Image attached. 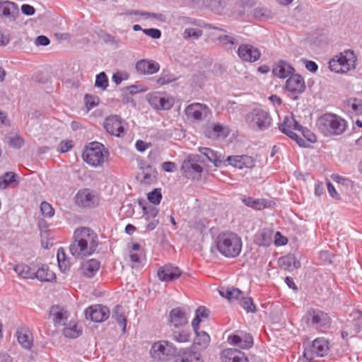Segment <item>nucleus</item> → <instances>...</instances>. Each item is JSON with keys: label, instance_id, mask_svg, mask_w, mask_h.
I'll list each match as a JSON object with an SVG mask.
<instances>
[{"label": "nucleus", "instance_id": "nucleus-1", "mask_svg": "<svg viewBox=\"0 0 362 362\" xmlns=\"http://www.w3.org/2000/svg\"><path fill=\"white\" fill-rule=\"evenodd\" d=\"M98 245L97 233L89 228L81 227L74 233L69 251L75 258L83 259L94 254Z\"/></svg>", "mask_w": 362, "mask_h": 362}, {"label": "nucleus", "instance_id": "nucleus-2", "mask_svg": "<svg viewBox=\"0 0 362 362\" xmlns=\"http://www.w3.org/2000/svg\"><path fill=\"white\" fill-rule=\"evenodd\" d=\"M316 126L324 136H339L345 132L347 122L336 114L327 112L317 118Z\"/></svg>", "mask_w": 362, "mask_h": 362}, {"label": "nucleus", "instance_id": "nucleus-3", "mask_svg": "<svg viewBox=\"0 0 362 362\" xmlns=\"http://www.w3.org/2000/svg\"><path fill=\"white\" fill-rule=\"evenodd\" d=\"M218 251L224 257L234 258L238 257L243 247L241 238L234 233H221L216 240Z\"/></svg>", "mask_w": 362, "mask_h": 362}, {"label": "nucleus", "instance_id": "nucleus-4", "mask_svg": "<svg viewBox=\"0 0 362 362\" xmlns=\"http://www.w3.org/2000/svg\"><path fill=\"white\" fill-rule=\"evenodd\" d=\"M307 327L323 332L331 327L332 319L329 314L317 308H310L303 316Z\"/></svg>", "mask_w": 362, "mask_h": 362}, {"label": "nucleus", "instance_id": "nucleus-5", "mask_svg": "<svg viewBox=\"0 0 362 362\" xmlns=\"http://www.w3.org/2000/svg\"><path fill=\"white\" fill-rule=\"evenodd\" d=\"M245 121L252 129L264 131L271 126L272 119L266 110L254 108L246 115Z\"/></svg>", "mask_w": 362, "mask_h": 362}, {"label": "nucleus", "instance_id": "nucleus-6", "mask_svg": "<svg viewBox=\"0 0 362 362\" xmlns=\"http://www.w3.org/2000/svg\"><path fill=\"white\" fill-rule=\"evenodd\" d=\"M178 349L168 341L161 340L156 341L151 346L150 354L156 361H165L170 357L177 356Z\"/></svg>", "mask_w": 362, "mask_h": 362}, {"label": "nucleus", "instance_id": "nucleus-7", "mask_svg": "<svg viewBox=\"0 0 362 362\" xmlns=\"http://www.w3.org/2000/svg\"><path fill=\"white\" fill-rule=\"evenodd\" d=\"M104 146L99 142H91L83 152V160L90 165L97 167L104 162Z\"/></svg>", "mask_w": 362, "mask_h": 362}, {"label": "nucleus", "instance_id": "nucleus-8", "mask_svg": "<svg viewBox=\"0 0 362 362\" xmlns=\"http://www.w3.org/2000/svg\"><path fill=\"white\" fill-rule=\"evenodd\" d=\"M123 123L124 120L119 116L112 115L105 118L103 127L110 134L121 137L125 134Z\"/></svg>", "mask_w": 362, "mask_h": 362}, {"label": "nucleus", "instance_id": "nucleus-9", "mask_svg": "<svg viewBox=\"0 0 362 362\" xmlns=\"http://www.w3.org/2000/svg\"><path fill=\"white\" fill-rule=\"evenodd\" d=\"M185 113L188 119L200 121L207 118L211 111L205 104L192 103L186 107Z\"/></svg>", "mask_w": 362, "mask_h": 362}, {"label": "nucleus", "instance_id": "nucleus-10", "mask_svg": "<svg viewBox=\"0 0 362 362\" xmlns=\"http://www.w3.org/2000/svg\"><path fill=\"white\" fill-rule=\"evenodd\" d=\"M197 157L198 156L194 158L189 156L187 159L183 162L181 166V172L182 175L185 177L194 180L201 176L203 168L197 163Z\"/></svg>", "mask_w": 362, "mask_h": 362}, {"label": "nucleus", "instance_id": "nucleus-11", "mask_svg": "<svg viewBox=\"0 0 362 362\" xmlns=\"http://www.w3.org/2000/svg\"><path fill=\"white\" fill-rule=\"evenodd\" d=\"M85 316L87 320L94 322H103L110 316V309L103 305L96 304L85 310Z\"/></svg>", "mask_w": 362, "mask_h": 362}, {"label": "nucleus", "instance_id": "nucleus-12", "mask_svg": "<svg viewBox=\"0 0 362 362\" xmlns=\"http://www.w3.org/2000/svg\"><path fill=\"white\" fill-rule=\"evenodd\" d=\"M286 89L293 95H295L292 98L298 100L297 95L303 93L306 88L304 78L300 74H292L286 81Z\"/></svg>", "mask_w": 362, "mask_h": 362}, {"label": "nucleus", "instance_id": "nucleus-13", "mask_svg": "<svg viewBox=\"0 0 362 362\" xmlns=\"http://www.w3.org/2000/svg\"><path fill=\"white\" fill-rule=\"evenodd\" d=\"M329 349V341L324 337H318L313 341L309 349H305L304 356L307 358H313V354L316 356H324L327 355Z\"/></svg>", "mask_w": 362, "mask_h": 362}, {"label": "nucleus", "instance_id": "nucleus-14", "mask_svg": "<svg viewBox=\"0 0 362 362\" xmlns=\"http://www.w3.org/2000/svg\"><path fill=\"white\" fill-rule=\"evenodd\" d=\"M237 54L242 61L250 63L258 61L262 55L260 50L250 44H241L238 48Z\"/></svg>", "mask_w": 362, "mask_h": 362}, {"label": "nucleus", "instance_id": "nucleus-15", "mask_svg": "<svg viewBox=\"0 0 362 362\" xmlns=\"http://www.w3.org/2000/svg\"><path fill=\"white\" fill-rule=\"evenodd\" d=\"M229 344L237 346L240 349H248L253 346V337L250 333L243 331H237L235 334L228 337Z\"/></svg>", "mask_w": 362, "mask_h": 362}, {"label": "nucleus", "instance_id": "nucleus-16", "mask_svg": "<svg viewBox=\"0 0 362 362\" xmlns=\"http://www.w3.org/2000/svg\"><path fill=\"white\" fill-rule=\"evenodd\" d=\"M182 274V270L172 264H167L160 267L157 272L159 280L163 282L173 281L178 279Z\"/></svg>", "mask_w": 362, "mask_h": 362}, {"label": "nucleus", "instance_id": "nucleus-17", "mask_svg": "<svg viewBox=\"0 0 362 362\" xmlns=\"http://www.w3.org/2000/svg\"><path fill=\"white\" fill-rule=\"evenodd\" d=\"M168 322L175 328L184 327L188 323L187 313L180 307L175 308L170 311Z\"/></svg>", "mask_w": 362, "mask_h": 362}, {"label": "nucleus", "instance_id": "nucleus-18", "mask_svg": "<svg viewBox=\"0 0 362 362\" xmlns=\"http://www.w3.org/2000/svg\"><path fill=\"white\" fill-rule=\"evenodd\" d=\"M76 204L84 208H93L98 205V199L88 189L79 191L76 195Z\"/></svg>", "mask_w": 362, "mask_h": 362}, {"label": "nucleus", "instance_id": "nucleus-19", "mask_svg": "<svg viewBox=\"0 0 362 362\" xmlns=\"http://www.w3.org/2000/svg\"><path fill=\"white\" fill-rule=\"evenodd\" d=\"M241 200L243 203L247 207H250L255 210L261 211L264 209L272 208L275 206V202L267 199H253L251 197L244 195Z\"/></svg>", "mask_w": 362, "mask_h": 362}, {"label": "nucleus", "instance_id": "nucleus-20", "mask_svg": "<svg viewBox=\"0 0 362 362\" xmlns=\"http://www.w3.org/2000/svg\"><path fill=\"white\" fill-rule=\"evenodd\" d=\"M221 358L222 362H249L246 354L236 349H223Z\"/></svg>", "mask_w": 362, "mask_h": 362}, {"label": "nucleus", "instance_id": "nucleus-21", "mask_svg": "<svg viewBox=\"0 0 362 362\" xmlns=\"http://www.w3.org/2000/svg\"><path fill=\"white\" fill-rule=\"evenodd\" d=\"M18 14L19 9L16 4L10 1H0V17L14 21Z\"/></svg>", "mask_w": 362, "mask_h": 362}, {"label": "nucleus", "instance_id": "nucleus-22", "mask_svg": "<svg viewBox=\"0 0 362 362\" xmlns=\"http://www.w3.org/2000/svg\"><path fill=\"white\" fill-rule=\"evenodd\" d=\"M295 72L294 67L287 62L280 59L274 66L272 74L279 78H286Z\"/></svg>", "mask_w": 362, "mask_h": 362}, {"label": "nucleus", "instance_id": "nucleus-23", "mask_svg": "<svg viewBox=\"0 0 362 362\" xmlns=\"http://www.w3.org/2000/svg\"><path fill=\"white\" fill-rule=\"evenodd\" d=\"M334 57L345 73L354 67L355 56L353 51L348 49L344 51V53H340L339 55H336Z\"/></svg>", "mask_w": 362, "mask_h": 362}, {"label": "nucleus", "instance_id": "nucleus-24", "mask_svg": "<svg viewBox=\"0 0 362 362\" xmlns=\"http://www.w3.org/2000/svg\"><path fill=\"white\" fill-rule=\"evenodd\" d=\"M160 65L153 60L141 59L136 64V69L141 74H153L159 71Z\"/></svg>", "mask_w": 362, "mask_h": 362}, {"label": "nucleus", "instance_id": "nucleus-25", "mask_svg": "<svg viewBox=\"0 0 362 362\" xmlns=\"http://www.w3.org/2000/svg\"><path fill=\"white\" fill-rule=\"evenodd\" d=\"M140 169L141 170V175L142 176L140 180L141 183L151 185L156 181L157 171L151 164L141 163Z\"/></svg>", "mask_w": 362, "mask_h": 362}, {"label": "nucleus", "instance_id": "nucleus-26", "mask_svg": "<svg viewBox=\"0 0 362 362\" xmlns=\"http://www.w3.org/2000/svg\"><path fill=\"white\" fill-rule=\"evenodd\" d=\"M199 151L205 156L209 161L214 163L217 167H221L222 165L227 166L226 160H223V156L221 153L206 147H202L199 148Z\"/></svg>", "mask_w": 362, "mask_h": 362}, {"label": "nucleus", "instance_id": "nucleus-27", "mask_svg": "<svg viewBox=\"0 0 362 362\" xmlns=\"http://www.w3.org/2000/svg\"><path fill=\"white\" fill-rule=\"evenodd\" d=\"M100 267V262L96 259L83 261L80 267L83 276L88 278L93 277Z\"/></svg>", "mask_w": 362, "mask_h": 362}, {"label": "nucleus", "instance_id": "nucleus-28", "mask_svg": "<svg viewBox=\"0 0 362 362\" xmlns=\"http://www.w3.org/2000/svg\"><path fill=\"white\" fill-rule=\"evenodd\" d=\"M35 279L40 281H52L55 279V274L49 269L46 264H38L35 263Z\"/></svg>", "mask_w": 362, "mask_h": 362}, {"label": "nucleus", "instance_id": "nucleus-29", "mask_svg": "<svg viewBox=\"0 0 362 362\" xmlns=\"http://www.w3.org/2000/svg\"><path fill=\"white\" fill-rule=\"evenodd\" d=\"M273 231L269 228L259 230L255 235V243L259 246L267 247L272 243Z\"/></svg>", "mask_w": 362, "mask_h": 362}, {"label": "nucleus", "instance_id": "nucleus-30", "mask_svg": "<svg viewBox=\"0 0 362 362\" xmlns=\"http://www.w3.org/2000/svg\"><path fill=\"white\" fill-rule=\"evenodd\" d=\"M35 263L32 262L29 265L19 264L14 267L13 269L16 274L24 279H35Z\"/></svg>", "mask_w": 362, "mask_h": 362}, {"label": "nucleus", "instance_id": "nucleus-31", "mask_svg": "<svg viewBox=\"0 0 362 362\" xmlns=\"http://www.w3.org/2000/svg\"><path fill=\"white\" fill-rule=\"evenodd\" d=\"M149 104L156 110H169L172 107L170 100L158 95H151L148 98Z\"/></svg>", "mask_w": 362, "mask_h": 362}, {"label": "nucleus", "instance_id": "nucleus-32", "mask_svg": "<svg viewBox=\"0 0 362 362\" xmlns=\"http://www.w3.org/2000/svg\"><path fill=\"white\" fill-rule=\"evenodd\" d=\"M194 333L196 334L193 343L194 349L199 351L206 349L211 341L209 334L205 331H197Z\"/></svg>", "mask_w": 362, "mask_h": 362}, {"label": "nucleus", "instance_id": "nucleus-33", "mask_svg": "<svg viewBox=\"0 0 362 362\" xmlns=\"http://www.w3.org/2000/svg\"><path fill=\"white\" fill-rule=\"evenodd\" d=\"M281 267L285 270L292 271L293 269L300 268V262L294 255H287L281 257L279 260Z\"/></svg>", "mask_w": 362, "mask_h": 362}, {"label": "nucleus", "instance_id": "nucleus-34", "mask_svg": "<svg viewBox=\"0 0 362 362\" xmlns=\"http://www.w3.org/2000/svg\"><path fill=\"white\" fill-rule=\"evenodd\" d=\"M176 357V362H203L201 354L197 351H184L180 354L178 351Z\"/></svg>", "mask_w": 362, "mask_h": 362}, {"label": "nucleus", "instance_id": "nucleus-35", "mask_svg": "<svg viewBox=\"0 0 362 362\" xmlns=\"http://www.w3.org/2000/svg\"><path fill=\"white\" fill-rule=\"evenodd\" d=\"M112 317L115 319V320L122 327V332L125 333L127 320L124 314L123 307L121 305H117L115 306Z\"/></svg>", "mask_w": 362, "mask_h": 362}, {"label": "nucleus", "instance_id": "nucleus-36", "mask_svg": "<svg viewBox=\"0 0 362 362\" xmlns=\"http://www.w3.org/2000/svg\"><path fill=\"white\" fill-rule=\"evenodd\" d=\"M345 108L351 107V112L356 115H362V99L358 98H349L344 101Z\"/></svg>", "mask_w": 362, "mask_h": 362}, {"label": "nucleus", "instance_id": "nucleus-37", "mask_svg": "<svg viewBox=\"0 0 362 362\" xmlns=\"http://www.w3.org/2000/svg\"><path fill=\"white\" fill-rule=\"evenodd\" d=\"M18 175L13 172H7L0 176V187L6 189L9 186L15 187L18 183Z\"/></svg>", "mask_w": 362, "mask_h": 362}, {"label": "nucleus", "instance_id": "nucleus-38", "mask_svg": "<svg viewBox=\"0 0 362 362\" xmlns=\"http://www.w3.org/2000/svg\"><path fill=\"white\" fill-rule=\"evenodd\" d=\"M220 295L226 298H227L229 301H233L234 300H240L241 297L243 296V292L237 288H227L226 289H223L219 291Z\"/></svg>", "mask_w": 362, "mask_h": 362}, {"label": "nucleus", "instance_id": "nucleus-39", "mask_svg": "<svg viewBox=\"0 0 362 362\" xmlns=\"http://www.w3.org/2000/svg\"><path fill=\"white\" fill-rule=\"evenodd\" d=\"M350 317L352 318L354 333H359L362 329V309L358 307L352 311Z\"/></svg>", "mask_w": 362, "mask_h": 362}, {"label": "nucleus", "instance_id": "nucleus-40", "mask_svg": "<svg viewBox=\"0 0 362 362\" xmlns=\"http://www.w3.org/2000/svg\"><path fill=\"white\" fill-rule=\"evenodd\" d=\"M83 330L81 327L74 323L71 325L69 323V326L65 327L63 329V334L67 338L74 339L77 338L82 334Z\"/></svg>", "mask_w": 362, "mask_h": 362}, {"label": "nucleus", "instance_id": "nucleus-41", "mask_svg": "<svg viewBox=\"0 0 362 362\" xmlns=\"http://www.w3.org/2000/svg\"><path fill=\"white\" fill-rule=\"evenodd\" d=\"M217 40L221 46L227 49H232L238 43L235 37L228 35H221L218 37Z\"/></svg>", "mask_w": 362, "mask_h": 362}, {"label": "nucleus", "instance_id": "nucleus-42", "mask_svg": "<svg viewBox=\"0 0 362 362\" xmlns=\"http://www.w3.org/2000/svg\"><path fill=\"white\" fill-rule=\"evenodd\" d=\"M139 204L141 206L146 221H149L158 216L159 210L156 206L143 205L141 201H139Z\"/></svg>", "mask_w": 362, "mask_h": 362}, {"label": "nucleus", "instance_id": "nucleus-43", "mask_svg": "<svg viewBox=\"0 0 362 362\" xmlns=\"http://www.w3.org/2000/svg\"><path fill=\"white\" fill-rule=\"evenodd\" d=\"M240 305L247 313H255L257 311L253 299L251 297L243 296L240 299Z\"/></svg>", "mask_w": 362, "mask_h": 362}, {"label": "nucleus", "instance_id": "nucleus-44", "mask_svg": "<svg viewBox=\"0 0 362 362\" xmlns=\"http://www.w3.org/2000/svg\"><path fill=\"white\" fill-rule=\"evenodd\" d=\"M223 127L221 124L218 123L214 124L211 128L208 127L204 130V135L210 139H216L223 134Z\"/></svg>", "mask_w": 362, "mask_h": 362}, {"label": "nucleus", "instance_id": "nucleus-45", "mask_svg": "<svg viewBox=\"0 0 362 362\" xmlns=\"http://www.w3.org/2000/svg\"><path fill=\"white\" fill-rule=\"evenodd\" d=\"M294 122V117L286 116L284 118L283 122L279 123V130L284 134H288V132H291L293 124Z\"/></svg>", "mask_w": 362, "mask_h": 362}, {"label": "nucleus", "instance_id": "nucleus-46", "mask_svg": "<svg viewBox=\"0 0 362 362\" xmlns=\"http://www.w3.org/2000/svg\"><path fill=\"white\" fill-rule=\"evenodd\" d=\"M108 78L106 74L103 71L96 75L94 86L97 88H101L103 90H105L108 86Z\"/></svg>", "mask_w": 362, "mask_h": 362}, {"label": "nucleus", "instance_id": "nucleus-47", "mask_svg": "<svg viewBox=\"0 0 362 362\" xmlns=\"http://www.w3.org/2000/svg\"><path fill=\"white\" fill-rule=\"evenodd\" d=\"M190 336V332L187 330L174 331L172 334L173 339L180 343L189 341Z\"/></svg>", "mask_w": 362, "mask_h": 362}, {"label": "nucleus", "instance_id": "nucleus-48", "mask_svg": "<svg viewBox=\"0 0 362 362\" xmlns=\"http://www.w3.org/2000/svg\"><path fill=\"white\" fill-rule=\"evenodd\" d=\"M100 37L105 44L110 45L115 49H117L120 46L119 40L117 39L115 36L110 33H105L101 35Z\"/></svg>", "mask_w": 362, "mask_h": 362}, {"label": "nucleus", "instance_id": "nucleus-49", "mask_svg": "<svg viewBox=\"0 0 362 362\" xmlns=\"http://www.w3.org/2000/svg\"><path fill=\"white\" fill-rule=\"evenodd\" d=\"M241 158H242L241 155L240 156H228L227 158L226 159V163L227 164V165H230L235 168H237L239 169H243L245 167V165L243 163V160Z\"/></svg>", "mask_w": 362, "mask_h": 362}, {"label": "nucleus", "instance_id": "nucleus-50", "mask_svg": "<svg viewBox=\"0 0 362 362\" xmlns=\"http://www.w3.org/2000/svg\"><path fill=\"white\" fill-rule=\"evenodd\" d=\"M148 200L153 204H159L162 199V193L160 188H155L147 195Z\"/></svg>", "mask_w": 362, "mask_h": 362}, {"label": "nucleus", "instance_id": "nucleus-51", "mask_svg": "<svg viewBox=\"0 0 362 362\" xmlns=\"http://www.w3.org/2000/svg\"><path fill=\"white\" fill-rule=\"evenodd\" d=\"M18 341L25 349H30L33 344L32 340L30 339L28 335L25 333H23L21 331L16 332Z\"/></svg>", "mask_w": 362, "mask_h": 362}, {"label": "nucleus", "instance_id": "nucleus-52", "mask_svg": "<svg viewBox=\"0 0 362 362\" xmlns=\"http://www.w3.org/2000/svg\"><path fill=\"white\" fill-rule=\"evenodd\" d=\"M84 102L88 110H91L99 104L100 98L97 95L86 94Z\"/></svg>", "mask_w": 362, "mask_h": 362}, {"label": "nucleus", "instance_id": "nucleus-53", "mask_svg": "<svg viewBox=\"0 0 362 362\" xmlns=\"http://www.w3.org/2000/svg\"><path fill=\"white\" fill-rule=\"evenodd\" d=\"M40 211H41L42 215L47 218H51L54 214V208L52 206V205L49 203H48L45 201H44L41 203Z\"/></svg>", "mask_w": 362, "mask_h": 362}, {"label": "nucleus", "instance_id": "nucleus-54", "mask_svg": "<svg viewBox=\"0 0 362 362\" xmlns=\"http://www.w3.org/2000/svg\"><path fill=\"white\" fill-rule=\"evenodd\" d=\"M202 35V30L196 28H186L184 31L183 36L185 39H189L193 37L198 39Z\"/></svg>", "mask_w": 362, "mask_h": 362}, {"label": "nucleus", "instance_id": "nucleus-55", "mask_svg": "<svg viewBox=\"0 0 362 362\" xmlns=\"http://www.w3.org/2000/svg\"><path fill=\"white\" fill-rule=\"evenodd\" d=\"M176 79L177 78L173 74L163 72L160 77L158 79V83L160 85H165L175 81Z\"/></svg>", "mask_w": 362, "mask_h": 362}, {"label": "nucleus", "instance_id": "nucleus-56", "mask_svg": "<svg viewBox=\"0 0 362 362\" xmlns=\"http://www.w3.org/2000/svg\"><path fill=\"white\" fill-rule=\"evenodd\" d=\"M24 144V139L20 136H16L9 140V146L12 148L19 149Z\"/></svg>", "mask_w": 362, "mask_h": 362}, {"label": "nucleus", "instance_id": "nucleus-57", "mask_svg": "<svg viewBox=\"0 0 362 362\" xmlns=\"http://www.w3.org/2000/svg\"><path fill=\"white\" fill-rule=\"evenodd\" d=\"M74 146L73 141L66 140L62 141L59 145L58 150L60 153H66L71 150Z\"/></svg>", "mask_w": 362, "mask_h": 362}, {"label": "nucleus", "instance_id": "nucleus-58", "mask_svg": "<svg viewBox=\"0 0 362 362\" xmlns=\"http://www.w3.org/2000/svg\"><path fill=\"white\" fill-rule=\"evenodd\" d=\"M142 31L153 39H159L161 37V31L158 28H146Z\"/></svg>", "mask_w": 362, "mask_h": 362}, {"label": "nucleus", "instance_id": "nucleus-59", "mask_svg": "<svg viewBox=\"0 0 362 362\" xmlns=\"http://www.w3.org/2000/svg\"><path fill=\"white\" fill-rule=\"evenodd\" d=\"M210 314V310L205 306L200 305L195 310V315L200 319L208 318Z\"/></svg>", "mask_w": 362, "mask_h": 362}, {"label": "nucleus", "instance_id": "nucleus-60", "mask_svg": "<svg viewBox=\"0 0 362 362\" xmlns=\"http://www.w3.org/2000/svg\"><path fill=\"white\" fill-rule=\"evenodd\" d=\"M329 68L330 69V70L332 71H334L336 73H341V74L345 73L343 69L341 68V66L339 65V64L336 62V59H334V57H333L332 59L329 60Z\"/></svg>", "mask_w": 362, "mask_h": 362}, {"label": "nucleus", "instance_id": "nucleus-61", "mask_svg": "<svg viewBox=\"0 0 362 362\" xmlns=\"http://www.w3.org/2000/svg\"><path fill=\"white\" fill-rule=\"evenodd\" d=\"M50 43V40L45 35H39L35 38V44L37 46H47Z\"/></svg>", "mask_w": 362, "mask_h": 362}, {"label": "nucleus", "instance_id": "nucleus-62", "mask_svg": "<svg viewBox=\"0 0 362 362\" xmlns=\"http://www.w3.org/2000/svg\"><path fill=\"white\" fill-rule=\"evenodd\" d=\"M303 136L310 143H315L317 141V137L312 132H310L308 128H305L303 132H301Z\"/></svg>", "mask_w": 362, "mask_h": 362}, {"label": "nucleus", "instance_id": "nucleus-63", "mask_svg": "<svg viewBox=\"0 0 362 362\" xmlns=\"http://www.w3.org/2000/svg\"><path fill=\"white\" fill-rule=\"evenodd\" d=\"M327 191H328L329 194L333 199H335L337 200L340 199L339 194L337 193V192L335 189V187H334V185L332 184V182L330 181H327Z\"/></svg>", "mask_w": 362, "mask_h": 362}, {"label": "nucleus", "instance_id": "nucleus-64", "mask_svg": "<svg viewBox=\"0 0 362 362\" xmlns=\"http://www.w3.org/2000/svg\"><path fill=\"white\" fill-rule=\"evenodd\" d=\"M243 163L245 168H252L255 166V160L252 157L247 155H241Z\"/></svg>", "mask_w": 362, "mask_h": 362}]
</instances>
